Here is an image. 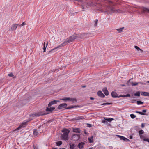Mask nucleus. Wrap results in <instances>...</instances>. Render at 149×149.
<instances>
[{"label":"nucleus","mask_w":149,"mask_h":149,"mask_svg":"<svg viewBox=\"0 0 149 149\" xmlns=\"http://www.w3.org/2000/svg\"><path fill=\"white\" fill-rule=\"evenodd\" d=\"M74 40L72 36L70 37L69 38L67 39V40L64 41L63 43L61 44L60 45H59L56 47L54 48L53 49L51 50L49 52H52L54 51H55L56 49H58L60 47H63L65 46L67 43L73 41Z\"/></svg>","instance_id":"1"},{"label":"nucleus","mask_w":149,"mask_h":149,"mask_svg":"<svg viewBox=\"0 0 149 149\" xmlns=\"http://www.w3.org/2000/svg\"><path fill=\"white\" fill-rule=\"evenodd\" d=\"M91 34L90 33H84L82 34H74L72 35V37L74 40L82 39L85 38L86 37H89L91 36L90 35Z\"/></svg>","instance_id":"2"},{"label":"nucleus","mask_w":149,"mask_h":149,"mask_svg":"<svg viewBox=\"0 0 149 149\" xmlns=\"http://www.w3.org/2000/svg\"><path fill=\"white\" fill-rule=\"evenodd\" d=\"M62 132L63 134H61V137L62 139L65 140H67L69 139L68 134L70 132L69 130L64 129H63Z\"/></svg>","instance_id":"3"},{"label":"nucleus","mask_w":149,"mask_h":149,"mask_svg":"<svg viewBox=\"0 0 149 149\" xmlns=\"http://www.w3.org/2000/svg\"><path fill=\"white\" fill-rule=\"evenodd\" d=\"M105 12H106L108 14V13H111L114 12L120 13V10H115L113 8L108 7Z\"/></svg>","instance_id":"4"},{"label":"nucleus","mask_w":149,"mask_h":149,"mask_svg":"<svg viewBox=\"0 0 149 149\" xmlns=\"http://www.w3.org/2000/svg\"><path fill=\"white\" fill-rule=\"evenodd\" d=\"M42 112H38L35 114L30 115V116L31 117H36L40 116L43 115L47 114Z\"/></svg>","instance_id":"5"},{"label":"nucleus","mask_w":149,"mask_h":149,"mask_svg":"<svg viewBox=\"0 0 149 149\" xmlns=\"http://www.w3.org/2000/svg\"><path fill=\"white\" fill-rule=\"evenodd\" d=\"M28 121H26V122H24L22 123L18 128H17L16 129H15L14 130V131H16L17 130H19V129H20L22 127H25L26 125L27 122H28Z\"/></svg>","instance_id":"6"},{"label":"nucleus","mask_w":149,"mask_h":149,"mask_svg":"<svg viewBox=\"0 0 149 149\" xmlns=\"http://www.w3.org/2000/svg\"><path fill=\"white\" fill-rule=\"evenodd\" d=\"M141 9L142 11V13H149V8L143 7Z\"/></svg>","instance_id":"7"},{"label":"nucleus","mask_w":149,"mask_h":149,"mask_svg":"<svg viewBox=\"0 0 149 149\" xmlns=\"http://www.w3.org/2000/svg\"><path fill=\"white\" fill-rule=\"evenodd\" d=\"M67 106V105L66 103H62L59 105L58 107V109H62L65 108H66Z\"/></svg>","instance_id":"8"},{"label":"nucleus","mask_w":149,"mask_h":149,"mask_svg":"<svg viewBox=\"0 0 149 149\" xmlns=\"http://www.w3.org/2000/svg\"><path fill=\"white\" fill-rule=\"evenodd\" d=\"M19 24H14L12 25L11 27V30L12 31H15L16 30L18 26H20Z\"/></svg>","instance_id":"9"},{"label":"nucleus","mask_w":149,"mask_h":149,"mask_svg":"<svg viewBox=\"0 0 149 149\" xmlns=\"http://www.w3.org/2000/svg\"><path fill=\"white\" fill-rule=\"evenodd\" d=\"M59 101L54 100L50 102L48 104V106L49 107H51L52 105L55 104L57 103V102H59Z\"/></svg>","instance_id":"10"},{"label":"nucleus","mask_w":149,"mask_h":149,"mask_svg":"<svg viewBox=\"0 0 149 149\" xmlns=\"http://www.w3.org/2000/svg\"><path fill=\"white\" fill-rule=\"evenodd\" d=\"M117 136L118 137L120 138V139L121 140H123L125 141L126 142H127L129 141V140L128 139L125 138V137H124V136H120L119 135H117Z\"/></svg>","instance_id":"11"},{"label":"nucleus","mask_w":149,"mask_h":149,"mask_svg":"<svg viewBox=\"0 0 149 149\" xmlns=\"http://www.w3.org/2000/svg\"><path fill=\"white\" fill-rule=\"evenodd\" d=\"M85 144V143L84 142H81L79 143L78 145V147L80 149H81L83 148L84 145Z\"/></svg>","instance_id":"12"},{"label":"nucleus","mask_w":149,"mask_h":149,"mask_svg":"<svg viewBox=\"0 0 149 149\" xmlns=\"http://www.w3.org/2000/svg\"><path fill=\"white\" fill-rule=\"evenodd\" d=\"M97 95L98 96L102 97H105L103 93L100 91H99L98 92Z\"/></svg>","instance_id":"13"},{"label":"nucleus","mask_w":149,"mask_h":149,"mask_svg":"<svg viewBox=\"0 0 149 149\" xmlns=\"http://www.w3.org/2000/svg\"><path fill=\"white\" fill-rule=\"evenodd\" d=\"M102 91L107 96L109 95V92L107 90V88H104L102 89Z\"/></svg>","instance_id":"14"},{"label":"nucleus","mask_w":149,"mask_h":149,"mask_svg":"<svg viewBox=\"0 0 149 149\" xmlns=\"http://www.w3.org/2000/svg\"><path fill=\"white\" fill-rule=\"evenodd\" d=\"M141 95L143 96H149V93L145 92H141Z\"/></svg>","instance_id":"15"},{"label":"nucleus","mask_w":149,"mask_h":149,"mask_svg":"<svg viewBox=\"0 0 149 149\" xmlns=\"http://www.w3.org/2000/svg\"><path fill=\"white\" fill-rule=\"evenodd\" d=\"M55 109L54 107H47L46 110L47 111L52 112V111L54 110Z\"/></svg>","instance_id":"16"},{"label":"nucleus","mask_w":149,"mask_h":149,"mask_svg":"<svg viewBox=\"0 0 149 149\" xmlns=\"http://www.w3.org/2000/svg\"><path fill=\"white\" fill-rule=\"evenodd\" d=\"M111 95L112 97H117V94L115 92H112L111 93Z\"/></svg>","instance_id":"17"},{"label":"nucleus","mask_w":149,"mask_h":149,"mask_svg":"<svg viewBox=\"0 0 149 149\" xmlns=\"http://www.w3.org/2000/svg\"><path fill=\"white\" fill-rule=\"evenodd\" d=\"M134 48L136 49L139 52L142 53L143 52V51L142 50L140 49L139 47L137 46H134Z\"/></svg>","instance_id":"18"},{"label":"nucleus","mask_w":149,"mask_h":149,"mask_svg":"<svg viewBox=\"0 0 149 149\" xmlns=\"http://www.w3.org/2000/svg\"><path fill=\"white\" fill-rule=\"evenodd\" d=\"M93 136H91L90 138H88V140L89 143H92L93 142Z\"/></svg>","instance_id":"19"},{"label":"nucleus","mask_w":149,"mask_h":149,"mask_svg":"<svg viewBox=\"0 0 149 149\" xmlns=\"http://www.w3.org/2000/svg\"><path fill=\"white\" fill-rule=\"evenodd\" d=\"M79 106H71L69 107H68L65 108V109H70L73 108H76L79 107Z\"/></svg>","instance_id":"20"},{"label":"nucleus","mask_w":149,"mask_h":149,"mask_svg":"<svg viewBox=\"0 0 149 149\" xmlns=\"http://www.w3.org/2000/svg\"><path fill=\"white\" fill-rule=\"evenodd\" d=\"M73 132L76 133H80V130L78 128H74L73 129Z\"/></svg>","instance_id":"21"},{"label":"nucleus","mask_w":149,"mask_h":149,"mask_svg":"<svg viewBox=\"0 0 149 149\" xmlns=\"http://www.w3.org/2000/svg\"><path fill=\"white\" fill-rule=\"evenodd\" d=\"M33 134L35 136H37L38 134V132L37 131V129H34L33 130Z\"/></svg>","instance_id":"22"},{"label":"nucleus","mask_w":149,"mask_h":149,"mask_svg":"<svg viewBox=\"0 0 149 149\" xmlns=\"http://www.w3.org/2000/svg\"><path fill=\"white\" fill-rule=\"evenodd\" d=\"M70 148L71 149H74L75 146L73 144H70Z\"/></svg>","instance_id":"23"},{"label":"nucleus","mask_w":149,"mask_h":149,"mask_svg":"<svg viewBox=\"0 0 149 149\" xmlns=\"http://www.w3.org/2000/svg\"><path fill=\"white\" fill-rule=\"evenodd\" d=\"M69 101H71L72 103L76 102L77 101L76 99L75 98H70Z\"/></svg>","instance_id":"24"},{"label":"nucleus","mask_w":149,"mask_h":149,"mask_svg":"<svg viewBox=\"0 0 149 149\" xmlns=\"http://www.w3.org/2000/svg\"><path fill=\"white\" fill-rule=\"evenodd\" d=\"M105 120H106L107 121H108L109 122H111L114 119L112 118H106V119L105 118Z\"/></svg>","instance_id":"25"},{"label":"nucleus","mask_w":149,"mask_h":149,"mask_svg":"<svg viewBox=\"0 0 149 149\" xmlns=\"http://www.w3.org/2000/svg\"><path fill=\"white\" fill-rule=\"evenodd\" d=\"M70 99V97H65V98H63V99H61L60 100H63V101H66L67 100H69V101Z\"/></svg>","instance_id":"26"},{"label":"nucleus","mask_w":149,"mask_h":149,"mask_svg":"<svg viewBox=\"0 0 149 149\" xmlns=\"http://www.w3.org/2000/svg\"><path fill=\"white\" fill-rule=\"evenodd\" d=\"M62 143V142L61 141H59L56 142V144L57 146H59L61 145Z\"/></svg>","instance_id":"27"},{"label":"nucleus","mask_w":149,"mask_h":149,"mask_svg":"<svg viewBox=\"0 0 149 149\" xmlns=\"http://www.w3.org/2000/svg\"><path fill=\"white\" fill-rule=\"evenodd\" d=\"M134 95L135 96H140V92L139 91L137 92L136 93L134 94Z\"/></svg>","instance_id":"28"},{"label":"nucleus","mask_w":149,"mask_h":149,"mask_svg":"<svg viewBox=\"0 0 149 149\" xmlns=\"http://www.w3.org/2000/svg\"><path fill=\"white\" fill-rule=\"evenodd\" d=\"M123 29V27H122L119 29H117V30L119 33H120L122 31V30Z\"/></svg>","instance_id":"29"},{"label":"nucleus","mask_w":149,"mask_h":149,"mask_svg":"<svg viewBox=\"0 0 149 149\" xmlns=\"http://www.w3.org/2000/svg\"><path fill=\"white\" fill-rule=\"evenodd\" d=\"M77 138V140L79 139L80 136L79 135L77 134L74 135L73 136V138Z\"/></svg>","instance_id":"30"},{"label":"nucleus","mask_w":149,"mask_h":149,"mask_svg":"<svg viewBox=\"0 0 149 149\" xmlns=\"http://www.w3.org/2000/svg\"><path fill=\"white\" fill-rule=\"evenodd\" d=\"M85 5H86V6L87 8H88L89 6H91L92 5V3H89L86 4V3H85Z\"/></svg>","instance_id":"31"},{"label":"nucleus","mask_w":149,"mask_h":149,"mask_svg":"<svg viewBox=\"0 0 149 149\" xmlns=\"http://www.w3.org/2000/svg\"><path fill=\"white\" fill-rule=\"evenodd\" d=\"M47 46H45V42H44V47H43V50H44V52H45L46 51V48Z\"/></svg>","instance_id":"32"},{"label":"nucleus","mask_w":149,"mask_h":149,"mask_svg":"<svg viewBox=\"0 0 149 149\" xmlns=\"http://www.w3.org/2000/svg\"><path fill=\"white\" fill-rule=\"evenodd\" d=\"M136 112L140 114L141 115H145V114L143 112H140V111H136Z\"/></svg>","instance_id":"33"},{"label":"nucleus","mask_w":149,"mask_h":149,"mask_svg":"<svg viewBox=\"0 0 149 149\" xmlns=\"http://www.w3.org/2000/svg\"><path fill=\"white\" fill-rule=\"evenodd\" d=\"M139 134H142L144 133V132L143 130H141L139 131Z\"/></svg>","instance_id":"34"},{"label":"nucleus","mask_w":149,"mask_h":149,"mask_svg":"<svg viewBox=\"0 0 149 149\" xmlns=\"http://www.w3.org/2000/svg\"><path fill=\"white\" fill-rule=\"evenodd\" d=\"M137 103L138 105L143 104V103L140 101H137L136 102Z\"/></svg>","instance_id":"35"},{"label":"nucleus","mask_w":149,"mask_h":149,"mask_svg":"<svg viewBox=\"0 0 149 149\" xmlns=\"http://www.w3.org/2000/svg\"><path fill=\"white\" fill-rule=\"evenodd\" d=\"M138 84V83H136H136L132 82L131 83V85L133 86H136Z\"/></svg>","instance_id":"36"},{"label":"nucleus","mask_w":149,"mask_h":149,"mask_svg":"<svg viewBox=\"0 0 149 149\" xmlns=\"http://www.w3.org/2000/svg\"><path fill=\"white\" fill-rule=\"evenodd\" d=\"M130 116L132 118H134L136 117V116L133 114H131Z\"/></svg>","instance_id":"37"},{"label":"nucleus","mask_w":149,"mask_h":149,"mask_svg":"<svg viewBox=\"0 0 149 149\" xmlns=\"http://www.w3.org/2000/svg\"><path fill=\"white\" fill-rule=\"evenodd\" d=\"M105 120V118L104 120H102V122L104 123L107 124V120Z\"/></svg>","instance_id":"38"},{"label":"nucleus","mask_w":149,"mask_h":149,"mask_svg":"<svg viewBox=\"0 0 149 149\" xmlns=\"http://www.w3.org/2000/svg\"><path fill=\"white\" fill-rule=\"evenodd\" d=\"M8 75L9 76L12 77L13 78H14L15 77L14 75L12 73H11L10 74H8Z\"/></svg>","instance_id":"39"},{"label":"nucleus","mask_w":149,"mask_h":149,"mask_svg":"<svg viewBox=\"0 0 149 149\" xmlns=\"http://www.w3.org/2000/svg\"><path fill=\"white\" fill-rule=\"evenodd\" d=\"M98 21V20H97V19L94 21V22H95L94 26H97V25Z\"/></svg>","instance_id":"40"},{"label":"nucleus","mask_w":149,"mask_h":149,"mask_svg":"<svg viewBox=\"0 0 149 149\" xmlns=\"http://www.w3.org/2000/svg\"><path fill=\"white\" fill-rule=\"evenodd\" d=\"M112 103H104L103 104H102V105H109V104H111Z\"/></svg>","instance_id":"41"},{"label":"nucleus","mask_w":149,"mask_h":149,"mask_svg":"<svg viewBox=\"0 0 149 149\" xmlns=\"http://www.w3.org/2000/svg\"><path fill=\"white\" fill-rule=\"evenodd\" d=\"M144 140L149 142V139H144Z\"/></svg>","instance_id":"42"},{"label":"nucleus","mask_w":149,"mask_h":149,"mask_svg":"<svg viewBox=\"0 0 149 149\" xmlns=\"http://www.w3.org/2000/svg\"><path fill=\"white\" fill-rule=\"evenodd\" d=\"M26 24H25V23L24 22L22 23L20 25L21 26H23L24 25H25Z\"/></svg>","instance_id":"43"},{"label":"nucleus","mask_w":149,"mask_h":149,"mask_svg":"<svg viewBox=\"0 0 149 149\" xmlns=\"http://www.w3.org/2000/svg\"><path fill=\"white\" fill-rule=\"evenodd\" d=\"M130 95L129 94H127V95H125L126 97H130Z\"/></svg>","instance_id":"44"},{"label":"nucleus","mask_w":149,"mask_h":149,"mask_svg":"<svg viewBox=\"0 0 149 149\" xmlns=\"http://www.w3.org/2000/svg\"><path fill=\"white\" fill-rule=\"evenodd\" d=\"M142 112L143 113H145L146 112V110H142Z\"/></svg>","instance_id":"45"},{"label":"nucleus","mask_w":149,"mask_h":149,"mask_svg":"<svg viewBox=\"0 0 149 149\" xmlns=\"http://www.w3.org/2000/svg\"><path fill=\"white\" fill-rule=\"evenodd\" d=\"M144 126V125L143 123H142L141 124V127L142 128H143Z\"/></svg>","instance_id":"46"},{"label":"nucleus","mask_w":149,"mask_h":149,"mask_svg":"<svg viewBox=\"0 0 149 149\" xmlns=\"http://www.w3.org/2000/svg\"><path fill=\"white\" fill-rule=\"evenodd\" d=\"M122 97V95H120L119 96H117V97Z\"/></svg>","instance_id":"47"},{"label":"nucleus","mask_w":149,"mask_h":149,"mask_svg":"<svg viewBox=\"0 0 149 149\" xmlns=\"http://www.w3.org/2000/svg\"><path fill=\"white\" fill-rule=\"evenodd\" d=\"M87 125H89L88 126V127H91V124H88Z\"/></svg>","instance_id":"48"},{"label":"nucleus","mask_w":149,"mask_h":149,"mask_svg":"<svg viewBox=\"0 0 149 149\" xmlns=\"http://www.w3.org/2000/svg\"><path fill=\"white\" fill-rule=\"evenodd\" d=\"M43 125H41V126H40L38 127V128H39V129H40V127H43Z\"/></svg>","instance_id":"49"},{"label":"nucleus","mask_w":149,"mask_h":149,"mask_svg":"<svg viewBox=\"0 0 149 149\" xmlns=\"http://www.w3.org/2000/svg\"><path fill=\"white\" fill-rule=\"evenodd\" d=\"M90 99L91 100H93L94 99V98L92 97H91Z\"/></svg>","instance_id":"50"},{"label":"nucleus","mask_w":149,"mask_h":149,"mask_svg":"<svg viewBox=\"0 0 149 149\" xmlns=\"http://www.w3.org/2000/svg\"><path fill=\"white\" fill-rule=\"evenodd\" d=\"M122 97H126L125 95H122Z\"/></svg>","instance_id":"51"},{"label":"nucleus","mask_w":149,"mask_h":149,"mask_svg":"<svg viewBox=\"0 0 149 149\" xmlns=\"http://www.w3.org/2000/svg\"><path fill=\"white\" fill-rule=\"evenodd\" d=\"M139 136H140V137L141 138H142V134H139Z\"/></svg>","instance_id":"52"},{"label":"nucleus","mask_w":149,"mask_h":149,"mask_svg":"<svg viewBox=\"0 0 149 149\" xmlns=\"http://www.w3.org/2000/svg\"><path fill=\"white\" fill-rule=\"evenodd\" d=\"M84 5H83V6H82V9H85L84 7Z\"/></svg>","instance_id":"53"},{"label":"nucleus","mask_w":149,"mask_h":149,"mask_svg":"<svg viewBox=\"0 0 149 149\" xmlns=\"http://www.w3.org/2000/svg\"><path fill=\"white\" fill-rule=\"evenodd\" d=\"M86 87V86H83L82 87V88H85Z\"/></svg>","instance_id":"54"},{"label":"nucleus","mask_w":149,"mask_h":149,"mask_svg":"<svg viewBox=\"0 0 149 149\" xmlns=\"http://www.w3.org/2000/svg\"><path fill=\"white\" fill-rule=\"evenodd\" d=\"M48 42H47V44H46V46H47L48 45Z\"/></svg>","instance_id":"55"},{"label":"nucleus","mask_w":149,"mask_h":149,"mask_svg":"<svg viewBox=\"0 0 149 149\" xmlns=\"http://www.w3.org/2000/svg\"><path fill=\"white\" fill-rule=\"evenodd\" d=\"M93 147L90 148H89V149H93Z\"/></svg>","instance_id":"56"},{"label":"nucleus","mask_w":149,"mask_h":149,"mask_svg":"<svg viewBox=\"0 0 149 149\" xmlns=\"http://www.w3.org/2000/svg\"><path fill=\"white\" fill-rule=\"evenodd\" d=\"M60 149H65V148H60Z\"/></svg>","instance_id":"57"},{"label":"nucleus","mask_w":149,"mask_h":149,"mask_svg":"<svg viewBox=\"0 0 149 149\" xmlns=\"http://www.w3.org/2000/svg\"><path fill=\"white\" fill-rule=\"evenodd\" d=\"M148 82L149 83V81H148Z\"/></svg>","instance_id":"58"},{"label":"nucleus","mask_w":149,"mask_h":149,"mask_svg":"<svg viewBox=\"0 0 149 149\" xmlns=\"http://www.w3.org/2000/svg\"><path fill=\"white\" fill-rule=\"evenodd\" d=\"M108 1H109V0H108Z\"/></svg>","instance_id":"59"}]
</instances>
